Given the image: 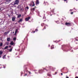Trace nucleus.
<instances>
[{
    "mask_svg": "<svg viewBox=\"0 0 78 78\" xmlns=\"http://www.w3.org/2000/svg\"><path fill=\"white\" fill-rule=\"evenodd\" d=\"M29 5L30 6H34V5H34V2L32 1L30 3V4Z\"/></svg>",
    "mask_w": 78,
    "mask_h": 78,
    "instance_id": "nucleus-1",
    "label": "nucleus"
},
{
    "mask_svg": "<svg viewBox=\"0 0 78 78\" xmlns=\"http://www.w3.org/2000/svg\"><path fill=\"white\" fill-rule=\"evenodd\" d=\"M6 8V7H5V6H2V7L0 8V9H1V11H3V10H4Z\"/></svg>",
    "mask_w": 78,
    "mask_h": 78,
    "instance_id": "nucleus-2",
    "label": "nucleus"
},
{
    "mask_svg": "<svg viewBox=\"0 0 78 78\" xmlns=\"http://www.w3.org/2000/svg\"><path fill=\"white\" fill-rule=\"evenodd\" d=\"M18 3H19V1H18V0H16L15 1V2H14V5H18Z\"/></svg>",
    "mask_w": 78,
    "mask_h": 78,
    "instance_id": "nucleus-3",
    "label": "nucleus"
},
{
    "mask_svg": "<svg viewBox=\"0 0 78 78\" xmlns=\"http://www.w3.org/2000/svg\"><path fill=\"white\" fill-rule=\"evenodd\" d=\"M66 25H67L68 26H70V25H71V23H65Z\"/></svg>",
    "mask_w": 78,
    "mask_h": 78,
    "instance_id": "nucleus-4",
    "label": "nucleus"
},
{
    "mask_svg": "<svg viewBox=\"0 0 78 78\" xmlns=\"http://www.w3.org/2000/svg\"><path fill=\"white\" fill-rule=\"evenodd\" d=\"M15 20H16V17L13 16L12 17V22H14V21H15Z\"/></svg>",
    "mask_w": 78,
    "mask_h": 78,
    "instance_id": "nucleus-5",
    "label": "nucleus"
},
{
    "mask_svg": "<svg viewBox=\"0 0 78 78\" xmlns=\"http://www.w3.org/2000/svg\"><path fill=\"white\" fill-rule=\"evenodd\" d=\"M30 19V17H29L27 18H26L25 19L26 21H28V20Z\"/></svg>",
    "mask_w": 78,
    "mask_h": 78,
    "instance_id": "nucleus-6",
    "label": "nucleus"
},
{
    "mask_svg": "<svg viewBox=\"0 0 78 78\" xmlns=\"http://www.w3.org/2000/svg\"><path fill=\"white\" fill-rule=\"evenodd\" d=\"M14 43L13 42V41H11V42L10 43V44L11 45H14Z\"/></svg>",
    "mask_w": 78,
    "mask_h": 78,
    "instance_id": "nucleus-7",
    "label": "nucleus"
},
{
    "mask_svg": "<svg viewBox=\"0 0 78 78\" xmlns=\"http://www.w3.org/2000/svg\"><path fill=\"white\" fill-rule=\"evenodd\" d=\"M9 33V31H8L7 32H6L4 33V34H5V35H6L7 34H8Z\"/></svg>",
    "mask_w": 78,
    "mask_h": 78,
    "instance_id": "nucleus-8",
    "label": "nucleus"
},
{
    "mask_svg": "<svg viewBox=\"0 0 78 78\" xmlns=\"http://www.w3.org/2000/svg\"><path fill=\"white\" fill-rule=\"evenodd\" d=\"M10 40H11V39L9 38H7V41L8 42L9 41H10Z\"/></svg>",
    "mask_w": 78,
    "mask_h": 78,
    "instance_id": "nucleus-9",
    "label": "nucleus"
},
{
    "mask_svg": "<svg viewBox=\"0 0 78 78\" xmlns=\"http://www.w3.org/2000/svg\"><path fill=\"white\" fill-rule=\"evenodd\" d=\"M12 48H11L9 49V51L11 52V51H12Z\"/></svg>",
    "mask_w": 78,
    "mask_h": 78,
    "instance_id": "nucleus-10",
    "label": "nucleus"
},
{
    "mask_svg": "<svg viewBox=\"0 0 78 78\" xmlns=\"http://www.w3.org/2000/svg\"><path fill=\"white\" fill-rule=\"evenodd\" d=\"M36 3L37 5V4H39V1H38V0H37L36 1Z\"/></svg>",
    "mask_w": 78,
    "mask_h": 78,
    "instance_id": "nucleus-11",
    "label": "nucleus"
},
{
    "mask_svg": "<svg viewBox=\"0 0 78 78\" xmlns=\"http://www.w3.org/2000/svg\"><path fill=\"white\" fill-rule=\"evenodd\" d=\"M2 46H3V43L1 42L0 44V47H2Z\"/></svg>",
    "mask_w": 78,
    "mask_h": 78,
    "instance_id": "nucleus-12",
    "label": "nucleus"
},
{
    "mask_svg": "<svg viewBox=\"0 0 78 78\" xmlns=\"http://www.w3.org/2000/svg\"><path fill=\"white\" fill-rule=\"evenodd\" d=\"M8 48V46H6L5 47V48H4V50H6V49H7Z\"/></svg>",
    "mask_w": 78,
    "mask_h": 78,
    "instance_id": "nucleus-13",
    "label": "nucleus"
},
{
    "mask_svg": "<svg viewBox=\"0 0 78 78\" xmlns=\"http://www.w3.org/2000/svg\"><path fill=\"white\" fill-rule=\"evenodd\" d=\"M3 54V51H0V55H2Z\"/></svg>",
    "mask_w": 78,
    "mask_h": 78,
    "instance_id": "nucleus-14",
    "label": "nucleus"
},
{
    "mask_svg": "<svg viewBox=\"0 0 78 78\" xmlns=\"http://www.w3.org/2000/svg\"><path fill=\"white\" fill-rule=\"evenodd\" d=\"M13 40L14 41H16V37H14Z\"/></svg>",
    "mask_w": 78,
    "mask_h": 78,
    "instance_id": "nucleus-15",
    "label": "nucleus"
},
{
    "mask_svg": "<svg viewBox=\"0 0 78 78\" xmlns=\"http://www.w3.org/2000/svg\"><path fill=\"white\" fill-rule=\"evenodd\" d=\"M35 9V8H33V9H31V10L32 11H34Z\"/></svg>",
    "mask_w": 78,
    "mask_h": 78,
    "instance_id": "nucleus-16",
    "label": "nucleus"
},
{
    "mask_svg": "<svg viewBox=\"0 0 78 78\" xmlns=\"http://www.w3.org/2000/svg\"><path fill=\"white\" fill-rule=\"evenodd\" d=\"M17 31H18V29H16V30H15L16 33H17Z\"/></svg>",
    "mask_w": 78,
    "mask_h": 78,
    "instance_id": "nucleus-17",
    "label": "nucleus"
},
{
    "mask_svg": "<svg viewBox=\"0 0 78 78\" xmlns=\"http://www.w3.org/2000/svg\"><path fill=\"white\" fill-rule=\"evenodd\" d=\"M6 55H4L3 57V59H5V57H6Z\"/></svg>",
    "mask_w": 78,
    "mask_h": 78,
    "instance_id": "nucleus-18",
    "label": "nucleus"
},
{
    "mask_svg": "<svg viewBox=\"0 0 78 78\" xmlns=\"http://www.w3.org/2000/svg\"><path fill=\"white\" fill-rule=\"evenodd\" d=\"M20 10L21 11H23V8L22 7L20 9Z\"/></svg>",
    "mask_w": 78,
    "mask_h": 78,
    "instance_id": "nucleus-19",
    "label": "nucleus"
},
{
    "mask_svg": "<svg viewBox=\"0 0 78 78\" xmlns=\"http://www.w3.org/2000/svg\"><path fill=\"white\" fill-rule=\"evenodd\" d=\"M23 21V19H21L20 20V22H22Z\"/></svg>",
    "mask_w": 78,
    "mask_h": 78,
    "instance_id": "nucleus-20",
    "label": "nucleus"
},
{
    "mask_svg": "<svg viewBox=\"0 0 78 78\" xmlns=\"http://www.w3.org/2000/svg\"><path fill=\"white\" fill-rule=\"evenodd\" d=\"M20 17V14H19L18 15L17 18H19Z\"/></svg>",
    "mask_w": 78,
    "mask_h": 78,
    "instance_id": "nucleus-21",
    "label": "nucleus"
},
{
    "mask_svg": "<svg viewBox=\"0 0 78 78\" xmlns=\"http://www.w3.org/2000/svg\"><path fill=\"white\" fill-rule=\"evenodd\" d=\"M6 44L7 45H9V42H7L6 43Z\"/></svg>",
    "mask_w": 78,
    "mask_h": 78,
    "instance_id": "nucleus-22",
    "label": "nucleus"
},
{
    "mask_svg": "<svg viewBox=\"0 0 78 78\" xmlns=\"http://www.w3.org/2000/svg\"><path fill=\"white\" fill-rule=\"evenodd\" d=\"M26 9H28V7H26Z\"/></svg>",
    "mask_w": 78,
    "mask_h": 78,
    "instance_id": "nucleus-23",
    "label": "nucleus"
},
{
    "mask_svg": "<svg viewBox=\"0 0 78 78\" xmlns=\"http://www.w3.org/2000/svg\"><path fill=\"white\" fill-rule=\"evenodd\" d=\"M77 39H78V38H76V40L78 41V40H77Z\"/></svg>",
    "mask_w": 78,
    "mask_h": 78,
    "instance_id": "nucleus-24",
    "label": "nucleus"
},
{
    "mask_svg": "<svg viewBox=\"0 0 78 78\" xmlns=\"http://www.w3.org/2000/svg\"><path fill=\"white\" fill-rule=\"evenodd\" d=\"M73 12H71V14H73Z\"/></svg>",
    "mask_w": 78,
    "mask_h": 78,
    "instance_id": "nucleus-25",
    "label": "nucleus"
},
{
    "mask_svg": "<svg viewBox=\"0 0 78 78\" xmlns=\"http://www.w3.org/2000/svg\"><path fill=\"white\" fill-rule=\"evenodd\" d=\"M53 48H52V46L51 47V49H53Z\"/></svg>",
    "mask_w": 78,
    "mask_h": 78,
    "instance_id": "nucleus-26",
    "label": "nucleus"
},
{
    "mask_svg": "<svg viewBox=\"0 0 78 78\" xmlns=\"http://www.w3.org/2000/svg\"><path fill=\"white\" fill-rule=\"evenodd\" d=\"M66 78H69V77H68L67 76H66Z\"/></svg>",
    "mask_w": 78,
    "mask_h": 78,
    "instance_id": "nucleus-27",
    "label": "nucleus"
},
{
    "mask_svg": "<svg viewBox=\"0 0 78 78\" xmlns=\"http://www.w3.org/2000/svg\"><path fill=\"white\" fill-rule=\"evenodd\" d=\"M9 47L10 48H11V46L10 45V46H9Z\"/></svg>",
    "mask_w": 78,
    "mask_h": 78,
    "instance_id": "nucleus-28",
    "label": "nucleus"
},
{
    "mask_svg": "<svg viewBox=\"0 0 78 78\" xmlns=\"http://www.w3.org/2000/svg\"><path fill=\"white\" fill-rule=\"evenodd\" d=\"M16 33H16V32L15 33V35L16 36Z\"/></svg>",
    "mask_w": 78,
    "mask_h": 78,
    "instance_id": "nucleus-29",
    "label": "nucleus"
},
{
    "mask_svg": "<svg viewBox=\"0 0 78 78\" xmlns=\"http://www.w3.org/2000/svg\"><path fill=\"white\" fill-rule=\"evenodd\" d=\"M8 16H9V17H10V15H8Z\"/></svg>",
    "mask_w": 78,
    "mask_h": 78,
    "instance_id": "nucleus-30",
    "label": "nucleus"
},
{
    "mask_svg": "<svg viewBox=\"0 0 78 78\" xmlns=\"http://www.w3.org/2000/svg\"><path fill=\"white\" fill-rule=\"evenodd\" d=\"M27 74H26L25 75H24V76H26V75H27Z\"/></svg>",
    "mask_w": 78,
    "mask_h": 78,
    "instance_id": "nucleus-31",
    "label": "nucleus"
},
{
    "mask_svg": "<svg viewBox=\"0 0 78 78\" xmlns=\"http://www.w3.org/2000/svg\"><path fill=\"white\" fill-rule=\"evenodd\" d=\"M29 74H31V72H29Z\"/></svg>",
    "mask_w": 78,
    "mask_h": 78,
    "instance_id": "nucleus-32",
    "label": "nucleus"
},
{
    "mask_svg": "<svg viewBox=\"0 0 78 78\" xmlns=\"http://www.w3.org/2000/svg\"><path fill=\"white\" fill-rule=\"evenodd\" d=\"M75 78H78V76H77V77H76Z\"/></svg>",
    "mask_w": 78,
    "mask_h": 78,
    "instance_id": "nucleus-33",
    "label": "nucleus"
},
{
    "mask_svg": "<svg viewBox=\"0 0 78 78\" xmlns=\"http://www.w3.org/2000/svg\"><path fill=\"white\" fill-rule=\"evenodd\" d=\"M36 30V31H38V30H37V29H36V30Z\"/></svg>",
    "mask_w": 78,
    "mask_h": 78,
    "instance_id": "nucleus-34",
    "label": "nucleus"
},
{
    "mask_svg": "<svg viewBox=\"0 0 78 78\" xmlns=\"http://www.w3.org/2000/svg\"><path fill=\"white\" fill-rule=\"evenodd\" d=\"M61 75H62V73H61Z\"/></svg>",
    "mask_w": 78,
    "mask_h": 78,
    "instance_id": "nucleus-35",
    "label": "nucleus"
},
{
    "mask_svg": "<svg viewBox=\"0 0 78 78\" xmlns=\"http://www.w3.org/2000/svg\"><path fill=\"white\" fill-rule=\"evenodd\" d=\"M67 0H64V1H67Z\"/></svg>",
    "mask_w": 78,
    "mask_h": 78,
    "instance_id": "nucleus-36",
    "label": "nucleus"
},
{
    "mask_svg": "<svg viewBox=\"0 0 78 78\" xmlns=\"http://www.w3.org/2000/svg\"><path fill=\"white\" fill-rule=\"evenodd\" d=\"M21 15H20V17H21Z\"/></svg>",
    "mask_w": 78,
    "mask_h": 78,
    "instance_id": "nucleus-37",
    "label": "nucleus"
},
{
    "mask_svg": "<svg viewBox=\"0 0 78 78\" xmlns=\"http://www.w3.org/2000/svg\"><path fill=\"white\" fill-rule=\"evenodd\" d=\"M19 22H20V20H19V21H18Z\"/></svg>",
    "mask_w": 78,
    "mask_h": 78,
    "instance_id": "nucleus-38",
    "label": "nucleus"
},
{
    "mask_svg": "<svg viewBox=\"0 0 78 78\" xmlns=\"http://www.w3.org/2000/svg\"><path fill=\"white\" fill-rule=\"evenodd\" d=\"M0 58H1V55H0Z\"/></svg>",
    "mask_w": 78,
    "mask_h": 78,
    "instance_id": "nucleus-39",
    "label": "nucleus"
},
{
    "mask_svg": "<svg viewBox=\"0 0 78 78\" xmlns=\"http://www.w3.org/2000/svg\"><path fill=\"white\" fill-rule=\"evenodd\" d=\"M34 33H35V31L34 32Z\"/></svg>",
    "mask_w": 78,
    "mask_h": 78,
    "instance_id": "nucleus-40",
    "label": "nucleus"
},
{
    "mask_svg": "<svg viewBox=\"0 0 78 78\" xmlns=\"http://www.w3.org/2000/svg\"><path fill=\"white\" fill-rule=\"evenodd\" d=\"M77 0H76V1H77Z\"/></svg>",
    "mask_w": 78,
    "mask_h": 78,
    "instance_id": "nucleus-41",
    "label": "nucleus"
},
{
    "mask_svg": "<svg viewBox=\"0 0 78 78\" xmlns=\"http://www.w3.org/2000/svg\"><path fill=\"white\" fill-rule=\"evenodd\" d=\"M13 33H14V32H13Z\"/></svg>",
    "mask_w": 78,
    "mask_h": 78,
    "instance_id": "nucleus-42",
    "label": "nucleus"
}]
</instances>
